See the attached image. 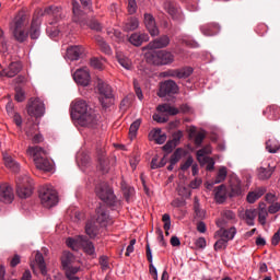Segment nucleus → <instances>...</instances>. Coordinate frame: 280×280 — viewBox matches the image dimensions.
<instances>
[{
    "label": "nucleus",
    "mask_w": 280,
    "mask_h": 280,
    "mask_svg": "<svg viewBox=\"0 0 280 280\" xmlns=\"http://www.w3.org/2000/svg\"><path fill=\"white\" fill-rule=\"evenodd\" d=\"M30 25V15L25 11H20L11 24L13 37L18 43H25L27 37L31 36L32 40H36L40 36V20L34 16L30 26V31H25Z\"/></svg>",
    "instance_id": "nucleus-1"
},
{
    "label": "nucleus",
    "mask_w": 280,
    "mask_h": 280,
    "mask_svg": "<svg viewBox=\"0 0 280 280\" xmlns=\"http://www.w3.org/2000/svg\"><path fill=\"white\" fill-rule=\"evenodd\" d=\"M71 117L83 128H95L97 126V115L84 100H74L71 103Z\"/></svg>",
    "instance_id": "nucleus-2"
},
{
    "label": "nucleus",
    "mask_w": 280,
    "mask_h": 280,
    "mask_svg": "<svg viewBox=\"0 0 280 280\" xmlns=\"http://www.w3.org/2000/svg\"><path fill=\"white\" fill-rule=\"evenodd\" d=\"M28 154L33 156L34 163L37 170H43L44 172H51V162L47 159V152L40 147H31L27 150Z\"/></svg>",
    "instance_id": "nucleus-3"
},
{
    "label": "nucleus",
    "mask_w": 280,
    "mask_h": 280,
    "mask_svg": "<svg viewBox=\"0 0 280 280\" xmlns=\"http://www.w3.org/2000/svg\"><path fill=\"white\" fill-rule=\"evenodd\" d=\"M95 194L100 200L109 205V207H115L117 202V196H115V191L107 183H101L95 188Z\"/></svg>",
    "instance_id": "nucleus-4"
},
{
    "label": "nucleus",
    "mask_w": 280,
    "mask_h": 280,
    "mask_svg": "<svg viewBox=\"0 0 280 280\" xmlns=\"http://www.w3.org/2000/svg\"><path fill=\"white\" fill-rule=\"evenodd\" d=\"M147 60L158 67L172 65L174 62V55L167 50H153L147 54Z\"/></svg>",
    "instance_id": "nucleus-5"
},
{
    "label": "nucleus",
    "mask_w": 280,
    "mask_h": 280,
    "mask_svg": "<svg viewBox=\"0 0 280 280\" xmlns=\"http://www.w3.org/2000/svg\"><path fill=\"white\" fill-rule=\"evenodd\" d=\"M237 233V230L232 226L229 230L226 229H220L215 232L214 237H220L214 243V250H222L223 248H226L229 245V242L235 237V234Z\"/></svg>",
    "instance_id": "nucleus-6"
},
{
    "label": "nucleus",
    "mask_w": 280,
    "mask_h": 280,
    "mask_svg": "<svg viewBox=\"0 0 280 280\" xmlns=\"http://www.w3.org/2000/svg\"><path fill=\"white\" fill-rule=\"evenodd\" d=\"M39 200L46 209L58 205V191L52 186H45L39 190Z\"/></svg>",
    "instance_id": "nucleus-7"
},
{
    "label": "nucleus",
    "mask_w": 280,
    "mask_h": 280,
    "mask_svg": "<svg viewBox=\"0 0 280 280\" xmlns=\"http://www.w3.org/2000/svg\"><path fill=\"white\" fill-rule=\"evenodd\" d=\"M32 183L30 182V177H18L16 179V194L19 198H30L32 196Z\"/></svg>",
    "instance_id": "nucleus-8"
},
{
    "label": "nucleus",
    "mask_w": 280,
    "mask_h": 280,
    "mask_svg": "<svg viewBox=\"0 0 280 280\" xmlns=\"http://www.w3.org/2000/svg\"><path fill=\"white\" fill-rule=\"evenodd\" d=\"M96 91L100 95V101L104 106V100H113L115 95L113 94V88L102 79L96 80Z\"/></svg>",
    "instance_id": "nucleus-9"
},
{
    "label": "nucleus",
    "mask_w": 280,
    "mask_h": 280,
    "mask_svg": "<svg viewBox=\"0 0 280 280\" xmlns=\"http://www.w3.org/2000/svg\"><path fill=\"white\" fill-rule=\"evenodd\" d=\"M40 16H51L54 19V22H50V25H54V23H58V21H62L67 16V12L62 10L60 7L50 5L47 7L42 13Z\"/></svg>",
    "instance_id": "nucleus-10"
},
{
    "label": "nucleus",
    "mask_w": 280,
    "mask_h": 280,
    "mask_svg": "<svg viewBox=\"0 0 280 280\" xmlns=\"http://www.w3.org/2000/svg\"><path fill=\"white\" fill-rule=\"evenodd\" d=\"M30 117H43L45 115V103L40 98L31 100L27 106Z\"/></svg>",
    "instance_id": "nucleus-11"
},
{
    "label": "nucleus",
    "mask_w": 280,
    "mask_h": 280,
    "mask_svg": "<svg viewBox=\"0 0 280 280\" xmlns=\"http://www.w3.org/2000/svg\"><path fill=\"white\" fill-rule=\"evenodd\" d=\"M176 93H178V84L173 80H166L160 84L158 95L159 97H165L167 95H176Z\"/></svg>",
    "instance_id": "nucleus-12"
},
{
    "label": "nucleus",
    "mask_w": 280,
    "mask_h": 280,
    "mask_svg": "<svg viewBox=\"0 0 280 280\" xmlns=\"http://www.w3.org/2000/svg\"><path fill=\"white\" fill-rule=\"evenodd\" d=\"M14 201V189L8 184L0 185V202L12 205Z\"/></svg>",
    "instance_id": "nucleus-13"
},
{
    "label": "nucleus",
    "mask_w": 280,
    "mask_h": 280,
    "mask_svg": "<svg viewBox=\"0 0 280 280\" xmlns=\"http://www.w3.org/2000/svg\"><path fill=\"white\" fill-rule=\"evenodd\" d=\"M73 80L81 86H89V83L91 82V74L89 73V69H78L73 74Z\"/></svg>",
    "instance_id": "nucleus-14"
},
{
    "label": "nucleus",
    "mask_w": 280,
    "mask_h": 280,
    "mask_svg": "<svg viewBox=\"0 0 280 280\" xmlns=\"http://www.w3.org/2000/svg\"><path fill=\"white\" fill-rule=\"evenodd\" d=\"M23 66L19 61L11 62L8 68L0 71L1 78H14V75H19Z\"/></svg>",
    "instance_id": "nucleus-15"
},
{
    "label": "nucleus",
    "mask_w": 280,
    "mask_h": 280,
    "mask_svg": "<svg viewBox=\"0 0 280 280\" xmlns=\"http://www.w3.org/2000/svg\"><path fill=\"white\" fill-rule=\"evenodd\" d=\"M144 25L151 36H159V26H156V20L152 14L144 13Z\"/></svg>",
    "instance_id": "nucleus-16"
},
{
    "label": "nucleus",
    "mask_w": 280,
    "mask_h": 280,
    "mask_svg": "<svg viewBox=\"0 0 280 280\" xmlns=\"http://www.w3.org/2000/svg\"><path fill=\"white\" fill-rule=\"evenodd\" d=\"M170 45V36L162 35L148 44V49H163Z\"/></svg>",
    "instance_id": "nucleus-17"
},
{
    "label": "nucleus",
    "mask_w": 280,
    "mask_h": 280,
    "mask_svg": "<svg viewBox=\"0 0 280 280\" xmlns=\"http://www.w3.org/2000/svg\"><path fill=\"white\" fill-rule=\"evenodd\" d=\"M228 174L229 172L226 171V167H220L217 176L211 180V183L206 184L207 189H213V185H220V183H224V180H226Z\"/></svg>",
    "instance_id": "nucleus-18"
},
{
    "label": "nucleus",
    "mask_w": 280,
    "mask_h": 280,
    "mask_svg": "<svg viewBox=\"0 0 280 280\" xmlns=\"http://www.w3.org/2000/svg\"><path fill=\"white\" fill-rule=\"evenodd\" d=\"M150 40V35L147 33H133L129 37V43L135 47H141L143 43H148Z\"/></svg>",
    "instance_id": "nucleus-19"
},
{
    "label": "nucleus",
    "mask_w": 280,
    "mask_h": 280,
    "mask_svg": "<svg viewBox=\"0 0 280 280\" xmlns=\"http://www.w3.org/2000/svg\"><path fill=\"white\" fill-rule=\"evenodd\" d=\"M35 266H37L42 275H47V265L45 264V258L43 257V254H40L39 252L35 254L34 260L31 261L32 270H34Z\"/></svg>",
    "instance_id": "nucleus-20"
},
{
    "label": "nucleus",
    "mask_w": 280,
    "mask_h": 280,
    "mask_svg": "<svg viewBox=\"0 0 280 280\" xmlns=\"http://www.w3.org/2000/svg\"><path fill=\"white\" fill-rule=\"evenodd\" d=\"M84 56V47L82 46H70L67 49V58L69 60H80Z\"/></svg>",
    "instance_id": "nucleus-21"
},
{
    "label": "nucleus",
    "mask_w": 280,
    "mask_h": 280,
    "mask_svg": "<svg viewBox=\"0 0 280 280\" xmlns=\"http://www.w3.org/2000/svg\"><path fill=\"white\" fill-rule=\"evenodd\" d=\"M100 226L102 225L94 220L88 221V223L85 224L86 235H89L91 240H95V237H97V234L100 233Z\"/></svg>",
    "instance_id": "nucleus-22"
},
{
    "label": "nucleus",
    "mask_w": 280,
    "mask_h": 280,
    "mask_svg": "<svg viewBox=\"0 0 280 280\" xmlns=\"http://www.w3.org/2000/svg\"><path fill=\"white\" fill-rule=\"evenodd\" d=\"M3 161H4L5 167L11 170V172H14L15 174L20 172L21 165L19 164V162L14 161L12 155L8 153H3Z\"/></svg>",
    "instance_id": "nucleus-23"
},
{
    "label": "nucleus",
    "mask_w": 280,
    "mask_h": 280,
    "mask_svg": "<svg viewBox=\"0 0 280 280\" xmlns=\"http://www.w3.org/2000/svg\"><path fill=\"white\" fill-rule=\"evenodd\" d=\"M124 32H135V30H139V19L136 16H130L122 23Z\"/></svg>",
    "instance_id": "nucleus-24"
},
{
    "label": "nucleus",
    "mask_w": 280,
    "mask_h": 280,
    "mask_svg": "<svg viewBox=\"0 0 280 280\" xmlns=\"http://www.w3.org/2000/svg\"><path fill=\"white\" fill-rule=\"evenodd\" d=\"M222 219L217 221V225L220 229H224V225L226 224V222H233V220H235V212L231 211V210H224L222 213Z\"/></svg>",
    "instance_id": "nucleus-25"
},
{
    "label": "nucleus",
    "mask_w": 280,
    "mask_h": 280,
    "mask_svg": "<svg viewBox=\"0 0 280 280\" xmlns=\"http://www.w3.org/2000/svg\"><path fill=\"white\" fill-rule=\"evenodd\" d=\"M96 214L97 218L95 220V222L97 224H100L101 226H106V224H108V212H106V209L102 206H100L96 209Z\"/></svg>",
    "instance_id": "nucleus-26"
},
{
    "label": "nucleus",
    "mask_w": 280,
    "mask_h": 280,
    "mask_svg": "<svg viewBox=\"0 0 280 280\" xmlns=\"http://www.w3.org/2000/svg\"><path fill=\"white\" fill-rule=\"evenodd\" d=\"M230 198H235V196H242V182L238 178L232 179L230 182Z\"/></svg>",
    "instance_id": "nucleus-27"
},
{
    "label": "nucleus",
    "mask_w": 280,
    "mask_h": 280,
    "mask_svg": "<svg viewBox=\"0 0 280 280\" xmlns=\"http://www.w3.org/2000/svg\"><path fill=\"white\" fill-rule=\"evenodd\" d=\"M226 186L224 184L220 185L214 189V198L219 205H222L226 201Z\"/></svg>",
    "instance_id": "nucleus-28"
},
{
    "label": "nucleus",
    "mask_w": 280,
    "mask_h": 280,
    "mask_svg": "<svg viewBox=\"0 0 280 280\" xmlns=\"http://www.w3.org/2000/svg\"><path fill=\"white\" fill-rule=\"evenodd\" d=\"M81 246L86 255H95V245L86 236H81Z\"/></svg>",
    "instance_id": "nucleus-29"
},
{
    "label": "nucleus",
    "mask_w": 280,
    "mask_h": 280,
    "mask_svg": "<svg viewBox=\"0 0 280 280\" xmlns=\"http://www.w3.org/2000/svg\"><path fill=\"white\" fill-rule=\"evenodd\" d=\"M266 194V188H258L254 191H249L247 194V202H249V205H254V202H257V200H259V198H261V196H264Z\"/></svg>",
    "instance_id": "nucleus-30"
},
{
    "label": "nucleus",
    "mask_w": 280,
    "mask_h": 280,
    "mask_svg": "<svg viewBox=\"0 0 280 280\" xmlns=\"http://www.w3.org/2000/svg\"><path fill=\"white\" fill-rule=\"evenodd\" d=\"M203 36H215L220 32V25L218 24H208L200 27Z\"/></svg>",
    "instance_id": "nucleus-31"
},
{
    "label": "nucleus",
    "mask_w": 280,
    "mask_h": 280,
    "mask_svg": "<svg viewBox=\"0 0 280 280\" xmlns=\"http://www.w3.org/2000/svg\"><path fill=\"white\" fill-rule=\"evenodd\" d=\"M73 261H75V257L71 252H63L61 256V266L62 268H69L70 266L73 265Z\"/></svg>",
    "instance_id": "nucleus-32"
},
{
    "label": "nucleus",
    "mask_w": 280,
    "mask_h": 280,
    "mask_svg": "<svg viewBox=\"0 0 280 280\" xmlns=\"http://www.w3.org/2000/svg\"><path fill=\"white\" fill-rule=\"evenodd\" d=\"M258 222L264 226L266 225V219L268 218V209L266 203L261 202L258 206Z\"/></svg>",
    "instance_id": "nucleus-33"
},
{
    "label": "nucleus",
    "mask_w": 280,
    "mask_h": 280,
    "mask_svg": "<svg viewBox=\"0 0 280 280\" xmlns=\"http://www.w3.org/2000/svg\"><path fill=\"white\" fill-rule=\"evenodd\" d=\"M63 270L68 280H80V277L75 276L80 272V267H73L70 265V267H66Z\"/></svg>",
    "instance_id": "nucleus-34"
},
{
    "label": "nucleus",
    "mask_w": 280,
    "mask_h": 280,
    "mask_svg": "<svg viewBox=\"0 0 280 280\" xmlns=\"http://www.w3.org/2000/svg\"><path fill=\"white\" fill-rule=\"evenodd\" d=\"M258 210L257 209H247L245 210V220L248 226H255V218H257Z\"/></svg>",
    "instance_id": "nucleus-35"
},
{
    "label": "nucleus",
    "mask_w": 280,
    "mask_h": 280,
    "mask_svg": "<svg viewBox=\"0 0 280 280\" xmlns=\"http://www.w3.org/2000/svg\"><path fill=\"white\" fill-rule=\"evenodd\" d=\"M116 58L118 60V63L122 66L124 69H126L127 71H130V69H132V61L128 57L121 55V52H117Z\"/></svg>",
    "instance_id": "nucleus-36"
},
{
    "label": "nucleus",
    "mask_w": 280,
    "mask_h": 280,
    "mask_svg": "<svg viewBox=\"0 0 280 280\" xmlns=\"http://www.w3.org/2000/svg\"><path fill=\"white\" fill-rule=\"evenodd\" d=\"M72 12L74 23H82V10H80V3L75 0H72Z\"/></svg>",
    "instance_id": "nucleus-37"
},
{
    "label": "nucleus",
    "mask_w": 280,
    "mask_h": 280,
    "mask_svg": "<svg viewBox=\"0 0 280 280\" xmlns=\"http://www.w3.org/2000/svg\"><path fill=\"white\" fill-rule=\"evenodd\" d=\"M272 172H275V167H270V165L268 167H260L258 170V178L260 180H268L272 176Z\"/></svg>",
    "instance_id": "nucleus-38"
},
{
    "label": "nucleus",
    "mask_w": 280,
    "mask_h": 280,
    "mask_svg": "<svg viewBox=\"0 0 280 280\" xmlns=\"http://www.w3.org/2000/svg\"><path fill=\"white\" fill-rule=\"evenodd\" d=\"M159 113H167V115H178V108L170 105V104H162L156 107Z\"/></svg>",
    "instance_id": "nucleus-39"
},
{
    "label": "nucleus",
    "mask_w": 280,
    "mask_h": 280,
    "mask_svg": "<svg viewBox=\"0 0 280 280\" xmlns=\"http://www.w3.org/2000/svg\"><path fill=\"white\" fill-rule=\"evenodd\" d=\"M122 196L127 202L132 200V196H135V188L128 186L127 184H121Z\"/></svg>",
    "instance_id": "nucleus-40"
},
{
    "label": "nucleus",
    "mask_w": 280,
    "mask_h": 280,
    "mask_svg": "<svg viewBox=\"0 0 280 280\" xmlns=\"http://www.w3.org/2000/svg\"><path fill=\"white\" fill-rule=\"evenodd\" d=\"M167 13L174 21L180 20V10L174 5V3L170 2L166 7Z\"/></svg>",
    "instance_id": "nucleus-41"
},
{
    "label": "nucleus",
    "mask_w": 280,
    "mask_h": 280,
    "mask_svg": "<svg viewBox=\"0 0 280 280\" xmlns=\"http://www.w3.org/2000/svg\"><path fill=\"white\" fill-rule=\"evenodd\" d=\"M266 150H268L270 154H277V152L280 150L279 143L276 142V140H268L266 142Z\"/></svg>",
    "instance_id": "nucleus-42"
},
{
    "label": "nucleus",
    "mask_w": 280,
    "mask_h": 280,
    "mask_svg": "<svg viewBox=\"0 0 280 280\" xmlns=\"http://www.w3.org/2000/svg\"><path fill=\"white\" fill-rule=\"evenodd\" d=\"M140 126H141V119H137L130 125V128H129L130 139H135V137H137V132H138Z\"/></svg>",
    "instance_id": "nucleus-43"
},
{
    "label": "nucleus",
    "mask_w": 280,
    "mask_h": 280,
    "mask_svg": "<svg viewBox=\"0 0 280 280\" xmlns=\"http://www.w3.org/2000/svg\"><path fill=\"white\" fill-rule=\"evenodd\" d=\"M184 152L185 151L182 148H178L175 150V152L172 154L171 160H170L172 165H176V163H178V161H180V159H183Z\"/></svg>",
    "instance_id": "nucleus-44"
},
{
    "label": "nucleus",
    "mask_w": 280,
    "mask_h": 280,
    "mask_svg": "<svg viewBox=\"0 0 280 280\" xmlns=\"http://www.w3.org/2000/svg\"><path fill=\"white\" fill-rule=\"evenodd\" d=\"M154 139H155V142L159 144V145H163V143L165 141H167V136H165V133H162L161 132V129H156L154 131V135H153Z\"/></svg>",
    "instance_id": "nucleus-45"
},
{
    "label": "nucleus",
    "mask_w": 280,
    "mask_h": 280,
    "mask_svg": "<svg viewBox=\"0 0 280 280\" xmlns=\"http://www.w3.org/2000/svg\"><path fill=\"white\" fill-rule=\"evenodd\" d=\"M162 222H164L165 235H170V229L172 228V218L168 213L163 214Z\"/></svg>",
    "instance_id": "nucleus-46"
},
{
    "label": "nucleus",
    "mask_w": 280,
    "mask_h": 280,
    "mask_svg": "<svg viewBox=\"0 0 280 280\" xmlns=\"http://www.w3.org/2000/svg\"><path fill=\"white\" fill-rule=\"evenodd\" d=\"M267 110L271 113V119H273V121H277V119L280 118V107L278 105H271L267 108Z\"/></svg>",
    "instance_id": "nucleus-47"
},
{
    "label": "nucleus",
    "mask_w": 280,
    "mask_h": 280,
    "mask_svg": "<svg viewBox=\"0 0 280 280\" xmlns=\"http://www.w3.org/2000/svg\"><path fill=\"white\" fill-rule=\"evenodd\" d=\"M98 47L103 51V54H106L107 56H110L113 54V50L110 49V46L104 42L103 39L98 42Z\"/></svg>",
    "instance_id": "nucleus-48"
},
{
    "label": "nucleus",
    "mask_w": 280,
    "mask_h": 280,
    "mask_svg": "<svg viewBox=\"0 0 280 280\" xmlns=\"http://www.w3.org/2000/svg\"><path fill=\"white\" fill-rule=\"evenodd\" d=\"M192 73H194V68L191 67L182 68L179 69V80L183 78H189V75H191Z\"/></svg>",
    "instance_id": "nucleus-49"
},
{
    "label": "nucleus",
    "mask_w": 280,
    "mask_h": 280,
    "mask_svg": "<svg viewBox=\"0 0 280 280\" xmlns=\"http://www.w3.org/2000/svg\"><path fill=\"white\" fill-rule=\"evenodd\" d=\"M15 101L16 102H24L25 101V92L21 86L15 88Z\"/></svg>",
    "instance_id": "nucleus-50"
},
{
    "label": "nucleus",
    "mask_w": 280,
    "mask_h": 280,
    "mask_svg": "<svg viewBox=\"0 0 280 280\" xmlns=\"http://www.w3.org/2000/svg\"><path fill=\"white\" fill-rule=\"evenodd\" d=\"M89 27L90 30H94L95 32H102V24L95 19H92L89 22Z\"/></svg>",
    "instance_id": "nucleus-51"
},
{
    "label": "nucleus",
    "mask_w": 280,
    "mask_h": 280,
    "mask_svg": "<svg viewBox=\"0 0 280 280\" xmlns=\"http://www.w3.org/2000/svg\"><path fill=\"white\" fill-rule=\"evenodd\" d=\"M90 65L93 67V69H104V63H102V60H100L97 57L91 58Z\"/></svg>",
    "instance_id": "nucleus-52"
},
{
    "label": "nucleus",
    "mask_w": 280,
    "mask_h": 280,
    "mask_svg": "<svg viewBox=\"0 0 280 280\" xmlns=\"http://www.w3.org/2000/svg\"><path fill=\"white\" fill-rule=\"evenodd\" d=\"M127 10L129 14H135L137 12V0H128Z\"/></svg>",
    "instance_id": "nucleus-53"
},
{
    "label": "nucleus",
    "mask_w": 280,
    "mask_h": 280,
    "mask_svg": "<svg viewBox=\"0 0 280 280\" xmlns=\"http://www.w3.org/2000/svg\"><path fill=\"white\" fill-rule=\"evenodd\" d=\"M194 164V158L189 156L185 163L180 165L182 172H187L188 168Z\"/></svg>",
    "instance_id": "nucleus-54"
},
{
    "label": "nucleus",
    "mask_w": 280,
    "mask_h": 280,
    "mask_svg": "<svg viewBox=\"0 0 280 280\" xmlns=\"http://www.w3.org/2000/svg\"><path fill=\"white\" fill-rule=\"evenodd\" d=\"M149 272L154 280H159V271L156 270V267H154L152 262H150L149 265Z\"/></svg>",
    "instance_id": "nucleus-55"
},
{
    "label": "nucleus",
    "mask_w": 280,
    "mask_h": 280,
    "mask_svg": "<svg viewBox=\"0 0 280 280\" xmlns=\"http://www.w3.org/2000/svg\"><path fill=\"white\" fill-rule=\"evenodd\" d=\"M182 139H183V131L178 130L173 133V139L171 141H173L174 143H176L178 145V143H180Z\"/></svg>",
    "instance_id": "nucleus-56"
},
{
    "label": "nucleus",
    "mask_w": 280,
    "mask_h": 280,
    "mask_svg": "<svg viewBox=\"0 0 280 280\" xmlns=\"http://www.w3.org/2000/svg\"><path fill=\"white\" fill-rule=\"evenodd\" d=\"M176 143H174L172 140L167 141L166 144L163 147L164 152H167V154H170V152H172V150H174V148H176Z\"/></svg>",
    "instance_id": "nucleus-57"
},
{
    "label": "nucleus",
    "mask_w": 280,
    "mask_h": 280,
    "mask_svg": "<svg viewBox=\"0 0 280 280\" xmlns=\"http://www.w3.org/2000/svg\"><path fill=\"white\" fill-rule=\"evenodd\" d=\"M205 137L206 136H205L203 132L197 133L196 137H195V145H197V147L202 145V141H205Z\"/></svg>",
    "instance_id": "nucleus-58"
},
{
    "label": "nucleus",
    "mask_w": 280,
    "mask_h": 280,
    "mask_svg": "<svg viewBox=\"0 0 280 280\" xmlns=\"http://www.w3.org/2000/svg\"><path fill=\"white\" fill-rule=\"evenodd\" d=\"M153 120L158 121V124H166L167 118L165 116H163V115L154 114L153 115Z\"/></svg>",
    "instance_id": "nucleus-59"
},
{
    "label": "nucleus",
    "mask_w": 280,
    "mask_h": 280,
    "mask_svg": "<svg viewBox=\"0 0 280 280\" xmlns=\"http://www.w3.org/2000/svg\"><path fill=\"white\" fill-rule=\"evenodd\" d=\"M279 242H280V229L273 234L271 238V244L272 246H277L279 245Z\"/></svg>",
    "instance_id": "nucleus-60"
},
{
    "label": "nucleus",
    "mask_w": 280,
    "mask_h": 280,
    "mask_svg": "<svg viewBox=\"0 0 280 280\" xmlns=\"http://www.w3.org/2000/svg\"><path fill=\"white\" fill-rule=\"evenodd\" d=\"M197 248H206L207 247V240H205V237H199L196 242H195Z\"/></svg>",
    "instance_id": "nucleus-61"
},
{
    "label": "nucleus",
    "mask_w": 280,
    "mask_h": 280,
    "mask_svg": "<svg viewBox=\"0 0 280 280\" xmlns=\"http://www.w3.org/2000/svg\"><path fill=\"white\" fill-rule=\"evenodd\" d=\"M268 211L269 213H277L278 211H280V203H272L271 206H269Z\"/></svg>",
    "instance_id": "nucleus-62"
},
{
    "label": "nucleus",
    "mask_w": 280,
    "mask_h": 280,
    "mask_svg": "<svg viewBox=\"0 0 280 280\" xmlns=\"http://www.w3.org/2000/svg\"><path fill=\"white\" fill-rule=\"evenodd\" d=\"M128 106H130V98L125 97L120 103L121 110H127Z\"/></svg>",
    "instance_id": "nucleus-63"
},
{
    "label": "nucleus",
    "mask_w": 280,
    "mask_h": 280,
    "mask_svg": "<svg viewBox=\"0 0 280 280\" xmlns=\"http://www.w3.org/2000/svg\"><path fill=\"white\" fill-rule=\"evenodd\" d=\"M182 43H183V45H186L187 47H192V48L198 47V44L195 40L183 39Z\"/></svg>",
    "instance_id": "nucleus-64"
}]
</instances>
